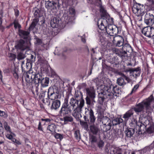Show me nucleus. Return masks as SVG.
<instances>
[{
  "label": "nucleus",
  "mask_w": 154,
  "mask_h": 154,
  "mask_svg": "<svg viewBox=\"0 0 154 154\" xmlns=\"http://www.w3.org/2000/svg\"><path fill=\"white\" fill-rule=\"evenodd\" d=\"M120 91L119 88L117 85L105 86L100 90L98 95V101L100 105H103V103L107 99H111L114 97V96H117Z\"/></svg>",
  "instance_id": "1"
},
{
  "label": "nucleus",
  "mask_w": 154,
  "mask_h": 154,
  "mask_svg": "<svg viewBox=\"0 0 154 154\" xmlns=\"http://www.w3.org/2000/svg\"><path fill=\"white\" fill-rule=\"evenodd\" d=\"M133 124L136 125L137 133L140 134L143 133L142 131V128H146L150 125H153L154 123L151 119H149L145 117L141 116L139 118V122H137L135 119H133V120L132 121L131 125Z\"/></svg>",
  "instance_id": "2"
},
{
  "label": "nucleus",
  "mask_w": 154,
  "mask_h": 154,
  "mask_svg": "<svg viewBox=\"0 0 154 154\" xmlns=\"http://www.w3.org/2000/svg\"><path fill=\"white\" fill-rule=\"evenodd\" d=\"M153 100L154 98L153 95H151L148 98L136 105L135 107L132 109L137 114L138 113L141 112L143 111L144 106L146 109H148L151 103Z\"/></svg>",
  "instance_id": "3"
},
{
  "label": "nucleus",
  "mask_w": 154,
  "mask_h": 154,
  "mask_svg": "<svg viewBox=\"0 0 154 154\" xmlns=\"http://www.w3.org/2000/svg\"><path fill=\"white\" fill-rule=\"evenodd\" d=\"M59 91L56 86H54L52 88L50 87L48 92V97L53 100L58 99Z\"/></svg>",
  "instance_id": "4"
},
{
  "label": "nucleus",
  "mask_w": 154,
  "mask_h": 154,
  "mask_svg": "<svg viewBox=\"0 0 154 154\" xmlns=\"http://www.w3.org/2000/svg\"><path fill=\"white\" fill-rule=\"evenodd\" d=\"M68 100L65 98L64 102L63 103L60 110L59 112L60 114L66 115L70 113L73 110L71 106L69 105L68 103Z\"/></svg>",
  "instance_id": "5"
},
{
  "label": "nucleus",
  "mask_w": 154,
  "mask_h": 154,
  "mask_svg": "<svg viewBox=\"0 0 154 154\" xmlns=\"http://www.w3.org/2000/svg\"><path fill=\"white\" fill-rule=\"evenodd\" d=\"M101 121L103 125L102 126L103 131L106 132L111 129L113 123L109 118L106 116H103L101 119Z\"/></svg>",
  "instance_id": "6"
},
{
  "label": "nucleus",
  "mask_w": 154,
  "mask_h": 154,
  "mask_svg": "<svg viewBox=\"0 0 154 154\" xmlns=\"http://www.w3.org/2000/svg\"><path fill=\"white\" fill-rule=\"evenodd\" d=\"M14 47L17 51H23L28 48L26 43L22 39L17 40L15 42Z\"/></svg>",
  "instance_id": "7"
},
{
  "label": "nucleus",
  "mask_w": 154,
  "mask_h": 154,
  "mask_svg": "<svg viewBox=\"0 0 154 154\" xmlns=\"http://www.w3.org/2000/svg\"><path fill=\"white\" fill-rule=\"evenodd\" d=\"M84 100L82 99L80 101V105L78 107L75 108L73 110L72 116L77 119H79L82 117L81 112L82 111V108L84 106Z\"/></svg>",
  "instance_id": "8"
},
{
  "label": "nucleus",
  "mask_w": 154,
  "mask_h": 154,
  "mask_svg": "<svg viewBox=\"0 0 154 154\" xmlns=\"http://www.w3.org/2000/svg\"><path fill=\"white\" fill-rule=\"evenodd\" d=\"M34 74L32 68L27 71L25 75V79L26 82V86L32 84L33 82Z\"/></svg>",
  "instance_id": "9"
},
{
  "label": "nucleus",
  "mask_w": 154,
  "mask_h": 154,
  "mask_svg": "<svg viewBox=\"0 0 154 154\" xmlns=\"http://www.w3.org/2000/svg\"><path fill=\"white\" fill-rule=\"evenodd\" d=\"M114 72L116 73H117L122 75L123 77V78L120 77L117 79V83L119 85L123 86L126 84V82H125L124 79L126 80L128 82H129V78L122 72H119L117 70L114 71Z\"/></svg>",
  "instance_id": "10"
},
{
  "label": "nucleus",
  "mask_w": 154,
  "mask_h": 154,
  "mask_svg": "<svg viewBox=\"0 0 154 154\" xmlns=\"http://www.w3.org/2000/svg\"><path fill=\"white\" fill-rule=\"evenodd\" d=\"M142 33L147 37H153L154 36V28L149 26L146 27L142 29Z\"/></svg>",
  "instance_id": "11"
},
{
  "label": "nucleus",
  "mask_w": 154,
  "mask_h": 154,
  "mask_svg": "<svg viewBox=\"0 0 154 154\" xmlns=\"http://www.w3.org/2000/svg\"><path fill=\"white\" fill-rule=\"evenodd\" d=\"M106 32L110 35L116 36L119 32V28L115 25L112 26L110 25L108 26L107 28L106 29Z\"/></svg>",
  "instance_id": "12"
},
{
  "label": "nucleus",
  "mask_w": 154,
  "mask_h": 154,
  "mask_svg": "<svg viewBox=\"0 0 154 154\" xmlns=\"http://www.w3.org/2000/svg\"><path fill=\"white\" fill-rule=\"evenodd\" d=\"M109 20L105 18L100 19L98 20L97 22L98 27L99 29L102 30H106L107 28L106 26L108 24Z\"/></svg>",
  "instance_id": "13"
},
{
  "label": "nucleus",
  "mask_w": 154,
  "mask_h": 154,
  "mask_svg": "<svg viewBox=\"0 0 154 154\" xmlns=\"http://www.w3.org/2000/svg\"><path fill=\"white\" fill-rule=\"evenodd\" d=\"M144 22L147 25L152 26L154 23V16L150 13H146L144 16Z\"/></svg>",
  "instance_id": "14"
},
{
  "label": "nucleus",
  "mask_w": 154,
  "mask_h": 154,
  "mask_svg": "<svg viewBox=\"0 0 154 154\" xmlns=\"http://www.w3.org/2000/svg\"><path fill=\"white\" fill-rule=\"evenodd\" d=\"M112 42L114 44L118 47L123 46L124 44V39L122 37L119 35L113 37Z\"/></svg>",
  "instance_id": "15"
},
{
  "label": "nucleus",
  "mask_w": 154,
  "mask_h": 154,
  "mask_svg": "<svg viewBox=\"0 0 154 154\" xmlns=\"http://www.w3.org/2000/svg\"><path fill=\"white\" fill-rule=\"evenodd\" d=\"M27 86V88L31 90L32 94L34 95L35 94L37 96H38L39 92L38 91L39 84H36L33 83L30 84Z\"/></svg>",
  "instance_id": "16"
},
{
  "label": "nucleus",
  "mask_w": 154,
  "mask_h": 154,
  "mask_svg": "<svg viewBox=\"0 0 154 154\" xmlns=\"http://www.w3.org/2000/svg\"><path fill=\"white\" fill-rule=\"evenodd\" d=\"M143 6L139 3H136L134 4L132 8V9L134 13H137L139 14H141V12L143 11Z\"/></svg>",
  "instance_id": "17"
},
{
  "label": "nucleus",
  "mask_w": 154,
  "mask_h": 154,
  "mask_svg": "<svg viewBox=\"0 0 154 154\" xmlns=\"http://www.w3.org/2000/svg\"><path fill=\"white\" fill-rule=\"evenodd\" d=\"M60 20V18L58 17H54L51 21V26L53 28H58Z\"/></svg>",
  "instance_id": "18"
},
{
  "label": "nucleus",
  "mask_w": 154,
  "mask_h": 154,
  "mask_svg": "<svg viewBox=\"0 0 154 154\" xmlns=\"http://www.w3.org/2000/svg\"><path fill=\"white\" fill-rule=\"evenodd\" d=\"M87 96L91 98H95L96 97L95 91L93 87H90L86 89Z\"/></svg>",
  "instance_id": "19"
},
{
  "label": "nucleus",
  "mask_w": 154,
  "mask_h": 154,
  "mask_svg": "<svg viewBox=\"0 0 154 154\" xmlns=\"http://www.w3.org/2000/svg\"><path fill=\"white\" fill-rule=\"evenodd\" d=\"M43 78L41 73H38L35 74H34L33 83L36 84H39V83H41Z\"/></svg>",
  "instance_id": "20"
},
{
  "label": "nucleus",
  "mask_w": 154,
  "mask_h": 154,
  "mask_svg": "<svg viewBox=\"0 0 154 154\" xmlns=\"http://www.w3.org/2000/svg\"><path fill=\"white\" fill-rule=\"evenodd\" d=\"M30 34L29 31H25L22 29H19V35L20 36L24 39H27L29 37Z\"/></svg>",
  "instance_id": "21"
},
{
  "label": "nucleus",
  "mask_w": 154,
  "mask_h": 154,
  "mask_svg": "<svg viewBox=\"0 0 154 154\" xmlns=\"http://www.w3.org/2000/svg\"><path fill=\"white\" fill-rule=\"evenodd\" d=\"M134 111L132 109H131L127 111L124 114L123 116V118L125 119V121H127L130 118L133 116Z\"/></svg>",
  "instance_id": "22"
},
{
  "label": "nucleus",
  "mask_w": 154,
  "mask_h": 154,
  "mask_svg": "<svg viewBox=\"0 0 154 154\" xmlns=\"http://www.w3.org/2000/svg\"><path fill=\"white\" fill-rule=\"evenodd\" d=\"M60 101L58 99L53 100L51 106V109L52 110H56L60 107Z\"/></svg>",
  "instance_id": "23"
},
{
  "label": "nucleus",
  "mask_w": 154,
  "mask_h": 154,
  "mask_svg": "<svg viewBox=\"0 0 154 154\" xmlns=\"http://www.w3.org/2000/svg\"><path fill=\"white\" fill-rule=\"evenodd\" d=\"M79 101L73 98H72L70 100L69 104L73 109L75 108L78 107L80 105V102L79 104Z\"/></svg>",
  "instance_id": "24"
},
{
  "label": "nucleus",
  "mask_w": 154,
  "mask_h": 154,
  "mask_svg": "<svg viewBox=\"0 0 154 154\" xmlns=\"http://www.w3.org/2000/svg\"><path fill=\"white\" fill-rule=\"evenodd\" d=\"M110 63L113 65V67H119V65L120 64L118 57H114L112 59L110 58L108 59Z\"/></svg>",
  "instance_id": "25"
},
{
  "label": "nucleus",
  "mask_w": 154,
  "mask_h": 154,
  "mask_svg": "<svg viewBox=\"0 0 154 154\" xmlns=\"http://www.w3.org/2000/svg\"><path fill=\"white\" fill-rule=\"evenodd\" d=\"M27 62L26 63V66H31L32 67V63L35 61V57L31 54H28L27 56Z\"/></svg>",
  "instance_id": "26"
},
{
  "label": "nucleus",
  "mask_w": 154,
  "mask_h": 154,
  "mask_svg": "<svg viewBox=\"0 0 154 154\" xmlns=\"http://www.w3.org/2000/svg\"><path fill=\"white\" fill-rule=\"evenodd\" d=\"M86 103L88 107H94V104L96 102L95 98H91L88 97H86L85 98Z\"/></svg>",
  "instance_id": "27"
},
{
  "label": "nucleus",
  "mask_w": 154,
  "mask_h": 154,
  "mask_svg": "<svg viewBox=\"0 0 154 154\" xmlns=\"http://www.w3.org/2000/svg\"><path fill=\"white\" fill-rule=\"evenodd\" d=\"M125 72H130V74L135 77H137L140 75L139 68H136L135 69H130L129 70L125 71Z\"/></svg>",
  "instance_id": "28"
},
{
  "label": "nucleus",
  "mask_w": 154,
  "mask_h": 154,
  "mask_svg": "<svg viewBox=\"0 0 154 154\" xmlns=\"http://www.w3.org/2000/svg\"><path fill=\"white\" fill-rule=\"evenodd\" d=\"M134 125L136 127V125ZM135 129H136V127L134 128H129L127 129L125 131V133L126 136L128 137H132L134 132Z\"/></svg>",
  "instance_id": "29"
},
{
  "label": "nucleus",
  "mask_w": 154,
  "mask_h": 154,
  "mask_svg": "<svg viewBox=\"0 0 154 154\" xmlns=\"http://www.w3.org/2000/svg\"><path fill=\"white\" fill-rule=\"evenodd\" d=\"M100 12L101 17L100 18L103 19V18H105L107 19V18L108 17V14L107 13L106 11L102 6H100Z\"/></svg>",
  "instance_id": "30"
},
{
  "label": "nucleus",
  "mask_w": 154,
  "mask_h": 154,
  "mask_svg": "<svg viewBox=\"0 0 154 154\" xmlns=\"http://www.w3.org/2000/svg\"><path fill=\"white\" fill-rule=\"evenodd\" d=\"M122 48L124 51L126 52L127 53L128 52L130 54H131L133 51V49L131 46L128 44H124ZM129 55H130V54Z\"/></svg>",
  "instance_id": "31"
},
{
  "label": "nucleus",
  "mask_w": 154,
  "mask_h": 154,
  "mask_svg": "<svg viewBox=\"0 0 154 154\" xmlns=\"http://www.w3.org/2000/svg\"><path fill=\"white\" fill-rule=\"evenodd\" d=\"M49 82V78L48 77H43L42 80L41 81V83L42 86L43 87H46L48 85Z\"/></svg>",
  "instance_id": "32"
},
{
  "label": "nucleus",
  "mask_w": 154,
  "mask_h": 154,
  "mask_svg": "<svg viewBox=\"0 0 154 154\" xmlns=\"http://www.w3.org/2000/svg\"><path fill=\"white\" fill-rule=\"evenodd\" d=\"M89 116L90 122L91 123H94L96 120V118L94 116V112L91 109H90Z\"/></svg>",
  "instance_id": "33"
},
{
  "label": "nucleus",
  "mask_w": 154,
  "mask_h": 154,
  "mask_svg": "<svg viewBox=\"0 0 154 154\" xmlns=\"http://www.w3.org/2000/svg\"><path fill=\"white\" fill-rule=\"evenodd\" d=\"M38 21L39 20L38 18L34 19L29 28V30L30 31L31 29H33L37 25Z\"/></svg>",
  "instance_id": "34"
},
{
  "label": "nucleus",
  "mask_w": 154,
  "mask_h": 154,
  "mask_svg": "<svg viewBox=\"0 0 154 154\" xmlns=\"http://www.w3.org/2000/svg\"><path fill=\"white\" fill-rule=\"evenodd\" d=\"M56 3L54 2H51L45 1V8L48 9H50L53 6H54Z\"/></svg>",
  "instance_id": "35"
},
{
  "label": "nucleus",
  "mask_w": 154,
  "mask_h": 154,
  "mask_svg": "<svg viewBox=\"0 0 154 154\" xmlns=\"http://www.w3.org/2000/svg\"><path fill=\"white\" fill-rule=\"evenodd\" d=\"M123 122V120L121 118H117L113 119L112 122L113 125H116L119 124Z\"/></svg>",
  "instance_id": "36"
},
{
  "label": "nucleus",
  "mask_w": 154,
  "mask_h": 154,
  "mask_svg": "<svg viewBox=\"0 0 154 154\" xmlns=\"http://www.w3.org/2000/svg\"><path fill=\"white\" fill-rule=\"evenodd\" d=\"M91 131L94 134H96L98 132V128L94 125H91L90 126Z\"/></svg>",
  "instance_id": "37"
},
{
  "label": "nucleus",
  "mask_w": 154,
  "mask_h": 154,
  "mask_svg": "<svg viewBox=\"0 0 154 154\" xmlns=\"http://www.w3.org/2000/svg\"><path fill=\"white\" fill-rule=\"evenodd\" d=\"M63 119L64 122H72L73 121V118L71 116H66L63 117Z\"/></svg>",
  "instance_id": "38"
},
{
  "label": "nucleus",
  "mask_w": 154,
  "mask_h": 154,
  "mask_svg": "<svg viewBox=\"0 0 154 154\" xmlns=\"http://www.w3.org/2000/svg\"><path fill=\"white\" fill-rule=\"evenodd\" d=\"M147 129L146 130V132L149 134H151L154 132V124L153 125H150L146 127Z\"/></svg>",
  "instance_id": "39"
},
{
  "label": "nucleus",
  "mask_w": 154,
  "mask_h": 154,
  "mask_svg": "<svg viewBox=\"0 0 154 154\" xmlns=\"http://www.w3.org/2000/svg\"><path fill=\"white\" fill-rule=\"evenodd\" d=\"M4 127L5 130L9 132L10 134H14L11 131L10 127L8 125L6 122H5L4 123Z\"/></svg>",
  "instance_id": "40"
},
{
  "label": "nucleus",
  "mask_w": 154,
  "mask_h": 154,
  "mask_svg": "<svg viewBox=\"0 0 154 154\" xmlns=\"http://www.w3.org/2000/svg\"><path fill=\"white\" fill-rule=\"evenodd\" d=\"M118 55L122 60H124L126 59V57L128 56V55L127 54L126 52H125L124 51L122 52H120V53Z\"/></svg>",
  "instance_id": "41"
},
{
  "label": "nucleus",
  "mask_w": 154,
  "mask_h": 154,
  "mask_svg": "<svg viewBox=\"0 0 154 154\" xmlns=\"http://www.w3.org/2000/svg\"><path fill=\"white\" fill-rule=\"evenodd\" d=\"M13 23L14 25V27L15 29H17V27L19 29H20L21 28L20 25L19 23L18 20H14Z\"/></svg>",
  "instance_id": "42"
},
{
  "label": "nucleus",
  "mask_w": 154,
  "mask_h": 154,
  "mask_svg": "<svg viewBox=\"0 0 154 154\" xmlns=\"http://www.w3.org/2000/svg\"><path fill=\"white\" fill-rule=\"evenodd\" d=\"M47 129L51 132H53L55 131V126L53 124L49 125L47 128Z\"/></svg>",
  "instance_id": "43"
},
{
  "label": "nucleus",
  "mask_w": 154,
  "mask_h": 154,
  "mask_svg": "<svg viewBox=\"0 0 154 154\" xmlns=\"http://www.w3.org/2000/svg\"><path fill=\"white\" fill-rule=\"evenodd\" d=\"M97 144L98 147L102 149L104 145V142L102 140H100L97 142Z\"/></svg>",
  "instance_id": "44"
},
{
  "label": "nucleus",
  "mask_w": 154,
  "mask_h": 154,
  "mask_svg": "<svg viewBox=\"0 0 154 154\" xmlns=\"http://www.w3.org/2000/svg\"><path fill=\"white\" fill-rule=\"evenodd\" d=\"M26 57V56H25V54L23 53L20 52L18 53L17 55V59L18 60H20L24 59Z\"/></svg>",
  "instance_id": "45"
},
{
  "label": "nucleus",
  "mask_w": 154,
  "mask_h": 154,
  "mask_svg": "<svg viewBox=\"0 0 154 154\" xmlns=\"http://www.w3.org/2000/svg\"><path fill=\"white\" fill-rule=\"evenodd\" d=\"M54 136L56 138L59 139L60 140H61L63 139V135L59 133H56Z\"/></svg>",
  "instance_id": "46"
},
{
  "label": "nucleus",
  "mask_w": 154,
  "mask_h": 154,
  "mask_svg": "<svg viewBox=\"0 0 154 154\" xmlns=\"http://www.w3.org/2000/svg\"><path fill=\"white\" fill-rule=\"evenodd\" d=\"M154 4L153 0H146V2L145 4L147 6L150 7Z\"/></svg>",
  "instance_id": "47"
},
{
  "label": "nucleus",
  "mask_w": 154,
  "mask_h": 154,
  "mask_svg": "<svg viewBox=\"0 0 154 154\" xmlns=\"http://www.w3.org/2000/svg\"><path fill=\"white\" fill-rule=\"evenodd\" d=\"M74 134L75 137L78 140L80 139V133L79 131H75Z\"/></svg>",
  "instance_id": "48"
},
{
  "label": "nucleus",
  "mask_w": 154,
  "mask_h": 154,
  "mask_svg": "<svg viewBox=\"0 0 154 154\" xmlns=\"http://www.w3.org/2000/svg\"><path fill=\"white\" fill-rule=\"evenodd\" d=\"M39 12L40 11L38 9L35 10L34 13V15L36 18H38L40 17L39 14Z\"/></svg>",
  "instance_id": "49"
},
{
  "label": "nucleus",
  "mask_w": 154,
  "mask_h": 154,
  "mask_svg": "<svg viewBox=\"0 0 154 154\" xmlns=\"http://www.w3.org/2000/svg\"><path fill=\"white\" fill-rule=\"evenodd\" d=\"M42 64H44L43 65V66L45 67H50V66L48 64V62L47 61L45 60H43L42 61Z\"/></svg>",
  "instance_id": "50"
},
{
  "label": "nucleus",
  "mask_w": 154,
  "mask_h": 154,
  "mask_svg": "<svg viewBox=\"0 0 154 154\" xmlns=\"http://www.w3.org/2000/svg\"><path fill=\"white\" fill-rule=\"evenodd\" d=\"M34 37V39L35 40L37 44L40 45L42 43V41L41 39L39 38L36 36H35Z\"/></svg>",
  "instance_id": "51"
},
{
  "label": "nucleus",
  "mask_w": 154,
  "mask_h": 154,
  "mask_svg": "<svg viewBox=\"0 0 154 154\" xmlns=\"http://www.w3.org/2000/svg\"><path fill=\"white\" fill-rule=\"evenodd\" d=\"M90 139L91 140V142H95L97 140V139L96 137L94 135H91L90 136Z\"/></svg>",
  "instance_id": "52"
},
{
  "label": "nucleus",
  "mask_w": 154,
  "mask_h": 154,
  "mask_svg": "<svg viewBox=\"0 0 154 154\" xmlns=\"http://www.w3.org/2000/svg\"><path fill=\"white\" fill-rule=\"evenodd\" d=\"M69 12L70 14L74 15L75 13V9L72 8H70L69 9Z\"/></svg>",
  "instance_id": "53"
},
{
  "label": "nucleus",
  "mask_w": 154,
  "mask_h": 154,
  "mask_svg": "<svg viewBox=\"0 0 154 154\" xmlns=\"http://www.w3.org/2000/svg\"><path fill=\"white\" fill-rule=\"evenodd\" d=\"M80 123L81 125L84 126L85 127H88V123L86 122L82 121L80 120Z\"/></svg>",
  "instance_id": "54"
},
{
  "label": "nucleus",
  "mask_w": 154,
  "mask_h": 154,
  "mask_svg": "<svg viewBox=\"0 0 154 154\" xmlns=\"http://www.w3.org/2000/svg\"><path fill=\"white\" fill-rule=\"evenodd\" d=\"M139 86V85L138 84L136 85H135L133 88L132 89L130 93V94H131L132 93L135 92L137 89L138 88Z\"/></svg>",
  "instance_id": "55"
},
{
  "label": "nucleus",
  "mask_w": 154,
  "mask_h": 154,
  "mask_svg": "<svg viewBox=\"0 0 154 154\" xmlns=\"http://www.w3.org/2000/svg\"><path fill=\"white\" fill-rule=\"evenodd\" d=\"M60 55L61 59L63 60H65L67 59V57L66 55L64 54V52L62 53V54Z\"/></svg>",
  "instance_id": "56"
},
{
  "label": "nucleus",
  "mask_w": 154,
  "mask_h": 154,
  "mask_svg": "<svg viewBox=\"0 0 154 154\" xmlns=\"http://www.w3.org/2000/svg\"><path fill=\"white\" fill-rule=\"evenodd\" d=\"M9 57L12 58L11 60H15L16 58V55L12 53H10L9 54Z\"/></svg>",
  "instance_id": "57"
},
{
  "label": "nucleus",
  "mask_w": 154,
  "mask_h": 154,
  "mask_svg": "<svg viewBox=\"0 0 154 154\" xmlns=\"http://www.w3.org/2000/svg\"><path fill=\"white\" fill-rule=\"evenodd\" d=\"M38 129L39 131H42L43 132V129L42 126L41 122H39L38 126Z\"/></svg>",
  "instance_id": "58"
},
{
  "label": "nucleus",
  "mask_w": 154,
  "mask_h": 154,
  "mask_svg": "<svg viewBox=\"0 0 154 154\" xmlns=\"http://www.w3.org/2000/svg\"><path fill=\"white\" fill-rule=\"evenodd\" d=\"M102 67H110V66H109L106 64L105 61H104L102 63Z\"/></svg>",
  "instance_id": "59"
},
{
  "label": "nucleus",
  "mask_w": 154,
  "mask_h": 154,
  "mask_svg": "<svg viewBox=\"0 0 154 154\" xmlns=\"http://www.w3.org/2000/svg\"><path fill=\"white\" fill-rule=\"evenodd\" d=\"M2 20L0 19V30L3 31L4 28L3 26H2Z\"/></svg>",
  "instance_id": "60"
},
{
  "label": "nucleus",
  "mask_w": 154,
  "mask_h": 154,
  "mask_svg": "<svg viewBox=\"0 0 154 154\" xmlns=\"http://www.w3.org/2000/svg\"><path fill=\"white\" fill-rule=\"evenodd\" d=\"M4 130L3 127H1L0 128V136H2L3 135Z\"/></svg>",
  "instance_id": "61"
},
{
  "label": "nucleus",
  "mask_w": 154,
  "mask_h": 154,
  "mask_svg": "<svg viewBox=\"0 0 154 154\" xmlns=\"http://www.w3.org/2000/svg\"><path fill=\"white\" fill-rule=\"evenodd\" d=\"M11 134H8L6 135V137L9 140H11V139H12V138H13V137L12 136V135Z\"/></svg>",
  "instance_id": "62"
},
{
  "label": "nucleus",
  "mask_w": 154,
  "mask_h": 154,
  "mask_svg": "<svg viewBox=\"0 0 154 154\" xmlns=\"http://www.w3.org/2000/svg\"><path fill=\"white\" fill-rule=\"evenodd\" d=\"M39 97L40 99H43L44 97H45V94L43 93L42 94H40L39 95Z\"/></svg>",
  "instance_id": "63"
},
{
  "label": "nucleus",
  "mask_w": 154,
  "mask_h": 154,
  "mask_svg": "<svg viewBox=\"0 0 154 154\" xmlns=\"http://www.w3.org/2000/svg\"><path fill=\"white\" fill-rule=\"evenodd\" d=\"M15 15L16 16L18 17L19 14V11L17 9H14Z\"/></svg>",
  "instance_id": "64"
}]
</instances>
